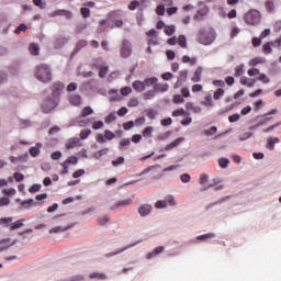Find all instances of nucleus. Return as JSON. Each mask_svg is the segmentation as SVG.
I'll return each instance as SVG.
<instances>
[{
	"label": "nucleus",
	"mask_w": 281,
	"mask_h": 281,
	"mask_svg": "<svg viewBox=\"0 0 281 281\" xmlns=\"http://www.w3.org/2000/svg\"><path fill=\"white\" fill-rule=\"evenodd\" d=\"M206 186H212V188H215V191H222L223 190V184L217 179L212 180V183L206 184Z\"/></svg>",
	"instance_id": "38"
},
{
	"label": "nucleus",
	"mask_w": 281,
	"mask_h": 281,
	"mask_svg": "<svg viewBox=\"0 0 281 281\" xmlns=\"http://www.w3.org/2000/svg\"><path fill=\"white\" fill-rule=\"evenodd\" d=\"M217 167L221 169H226L229 167V159L227 158H217Z\"/></svg>",
	"instance_id": "31"
},
{
	"label": "nucleus",
	"mask_w": 281,
	"mask_h": 281,
	"mask_svg": "<svg viewBox=\"0 0 281 281\" xmlns=\"http://www.w3.org/2000/svg\"><path fill=\"white\" fill-rule=\"evenodd\" d=\"M237 34H240V29L237 26H232V31L229 33L231 38L237 37Z\"/></svg>",
	"instance_id": "57"
},
{
	"label": "nucleus",
	"mask_w": 281,
	"mask_h": 281,
	"mask_svg": "<svg viewBox=\"0 0 281 281\" xmlns=\"http://www.w3.org/2000/svg\"><path fill=\"white\" fill-rule=\"evenodd\" d=\"M60 92H64V83H55L53 86V97L50 98H58L60 95Z\"/></svg>",
	"instance_id": "19"
},
{
	"label": "nucleus",
	"mask_w": 281,
	"mask_h": 281,
	"mask_svg": "<svg viewBox=\"0 0 281 281\" xmlns=\"http://www.w3.org/2000/svg\"><path fill=\"white\" fill-rule=\"evenodd\" d=\"M168 89H170V86H167V83H159V85L154 86V90H149V91L165 93V92H167Z\"/></svg>",
	"instance_id": "23"
},
{
	"label": "nucleus",
	"mask_w": 281,
	"mask_h": 281,
	"mask_svg": "<svg viewBox=\"0 0 281 281\" xmlns=\"http://www.w3.org/2000/svg\"><path fill=\"white\" fill-rule=\"evenodd\" d=\"M145 115L148 116L149 120H156L157 113L156 111L148 109L145 110Z\"/></svg>",
	"instance_id": "55"
},
{
	"label": "nucleus",
	"mask_w": 281,
	"mask_h": 281,
	"mask_svg": "<svg viewBox=\"0 0 281 281\" xmlns=\"http://www.w3.org/2000/svg\"><path fill=\"white\" fill-rule=\"evenodd\" d=\"M212 100H215L210 97V94L204 95V101H201V105H203L206 109L212 108Z\"/></svg>",
	"instance_id": "32"
},
{
	"label": "nucleus",
	"mask_w": 281,
	"mask_h": 281,
	"mask_svg": "<svg viewBox=\"0 0 281 281\" xmlns=\"http://www.w3.org/2000/svg\"><path fill=\"white\" fill-rule=\"evenodd\" d=\"M181 63L195 65V58L190 56H181Z\"/></svg>",
	"instance_id": "45"
},
{
	"label": "nucleus",
	"mask_w": 281,
	"mask_h": 281,
	"mask_svg": "<svg viewBox=\"0 0 281 281\" xmlns=\"http://www.w3.org/2000/svg\"><path fill=\"white\" fill-rule=\"evenodd\" d=\"M34 77L35 80L44 85L52 82V67L46 64H38L35 66Z\"/></svg>",
	"instance_id": "1"
},
{
	"label": "nucleus",
	"mask_w": 281,
	"mask_h": 281,
	"mask_svg": "<svg viewBox=\"0 0 281 281\" xmlns=\"http://www.w3.org/2000/svg\"><path fill=\"white\" fill-rule=\"evenodd\" d=\"M139 136H143L145 138H150L153 136V127L151 126L145 127L143 130V135H139Z\"/></svg>",
	"instance_id": "41"
},
{
	"label": "nucleus",
	"mask_w": 281,
	"mask_h": 281,
	"mask_svg": "<svg viewBox=\"0 0 281 281\" xmlns=\"http://www.w3.org/2000/svg\"><path fill=\"white\" fill-rule=\"evenodd\" d=\"M240 86H246V87L252 88L254 80L248 79L247 77H240Z\"/></svg>",
	"instance_id": "36"
},
{
	"label": "nucleus",
	"mask_w": 281,
	"mask_h": 281,
	"mask_svg": "<svg viewBox=\"0 0 281 281\" xmlns=\"http://www.w3.org/2000/svg\"><path fill=\"white\" fill-rule=\"evenodd\" d=\"M216 33L212 27H203L199 30V44L210 46L215 43Z\"/></svg>",
	"instance_id": "2"
},
{
	"label": "nucleus",
	"mask_w": 281,
	"mask_h": 281,
	"mask_svg": "<svg viewBox=\"0 0 281 281\" xmlns=\"http://www.w3.org/2000/svg\"><path fill=\"white\" fill-rule=\"evenodd\" d=\"M256 77H257L256 81H259L260 83H263V85L271 83V79L268 78V76L266 75L256 76Z\"/></svg>",
	"instance_id": "39"
},
{
	"label": "nucleus",
	"mask_w": 281,
	"mask_h": 281,
	"mask_svg": "<svg viewBox=\"0 0 281 281\" xmlns=\"http://www.w3.org/2000/svg\"><path fill=\"white\" fill-rule=\"evenodd\" d=\"M237 16V11L232 10L229 13H223V8H221V18H226V19H235Z\"/></svg>",
	"instance_id": "33"
},
{
	"label": "nucleus",
	"mask_w": 281,
	"mask_h": 281,
	"mask_svg": "<svg viewBox=\"0 0 281 281\" xmlns=\"http://www.w3.org/2000/svg\"><path fill=\"white\" fill-rule=\"evenodd\" d=\"M172 34H176V26L170 25L165 27V35L172 36Z\"/></svg>",
	"instance_id": "50"
},
{
	"label": "nucleus",
	"mask_w": 281,
	"mask_h": 281,
	"mask_svg": "<svg viewBox=\"0 0 281 281\" xmlns=\"http://www.w3.org/2000/svg\"><path fill=\"white\" fill-rule=\"evenodd\" d=\"M246 75H249V77L266 76V74L260 72V69L257 68H249V70L246 71Z\"/></svg>",
	"instance_id": "28"
},
{
	"label": "nucleus",
	"mask_w": 281,
	"mask_h": 281,
	"mask_svg": "<svg viewBox=\"0 0 281 281\" xmlns=\"http://www.w3.org/2000/svg\"><path fill=\"white\" fill-rule=\"evenodd\" d=\"M156 93H159L158 91H148L143 94L144 100H151L156 97Z\"/></svg>",
	"instance_id": "49"
},
{
	"label": "nucleus",
	"mask_w": 281,
	"mask_h": 281,
	"mask_svg": "<svg viewBox=\"0 0 281 281\" xmlns=\"http://www.w3.org/2000/svg\"><path fill=\"white\" fill-rule=\"evenodd\" d=\"M80 143V138H72V139H69V140H66V149H72L75 147H77V144Z\"/></svg>",
	"instance_id": "27"
},
{
	"label": "nucleus",
	"mask_w": 281,
	"mask_h": 281,
	"mask_svg": "<svg viewBox=\"0 0 281 281\" xmlns=\"http://www.w3.org/2000/svg\"><path fill=\"white\" fill-rule=\"evenodd\" d=\"M8 179H14L15 182L24 181V175L21 172L13 173V177H8Z\"/></svg>",
	"instance_id": "46"
},
{
	"label": "nucleus",
	"mask_w": 281,
	"mask_h": 281,
	"mask_svg": "<svg viewBox=\"0 0 281 281\" xmlns=\"http://www.w3.org/2000/svg\"><path fill=\"white\" fill-rule=\"evenodd\" d=\"M170 135H171L170 131H167L165 133L159 134V136H156V140L165 142L167 140V138H170Z\"/></svg>",
	"instance_id": "40"
},
{
	"label": "nucleus",
	"mask_w": 281,
	"mask_h": 281,
	"mask_svg": "<svg viewBox=\"0 0 281 281\" xmlns=\"http://www.w3.org/2000/svg\"><path fill=\"white\" fill-rule=\"evenodd\" d=\"M14 223L11 217L0 218V225H13Z\"/></svg>",
	"instance_id": "58"
},
{
	"label": "nucleus",
	"mask_w": 281,
	"mask_h": 281,
	"mask_svg": "<svg viewBox=\"0 0 281 281\" xmlns=\"http://www.w3.org/2000/svg\"><path fill=\"white\" fill-rule=\"evenodd\" d=\"M109 153V148H103L93 154L94 159H100L102 156Z\"/></svg>",
	"instance_id": "44"
},
{
	"label": "nucleus",
	"mask_w": 281,
	"mask_h": 281,
	"mask_svg": "<svg viewBox=\"0 0 281 281\" xmlns=\"http://www.w3.org/2000/svg\"><path fill=\"white\" fill-rule=\"evenodd\" d=\"M277 10L276 5H273V1H266V12L273 13Z\"/></svg>",
	"instance_id": "37"
},
{
	"label": "nucleus",
	"mask_w": 281,
	"mask_h": 281,
	"mask_svg": "<svg viewBox=\"0 0 281 281\" xmlns=\"http://www.w3.org/2000/svg\"><path fill=\"white\" fill-rule=\"evenodd\" d=\"M24 159H26V154H24V156L19 157L10 156V162L12 164H19L20 161H24Z\"/></svg>",
	"instance_id": "48"
},
{
	"label": "nucleus",
	"mask_w": 281,
	"mask_h": 281,
	"mask_svg": "<svg viewBox=\"0 0 281 281\" xmlns=\"http://www.w3.org/2000/svg\"><path fill=\"white\" fill-rule=\"evenodd\" d=\"M131 92H132L131 87H125L123 89H120V92H116V93L123 97H127V95H131Z\"/></svg>",
	"instance_id": "56"
},
{
	"label": "nucleus",
	"mask_w": 281,
	"mask_h": 281,
	"mask_svg": "<svg viewBox=\"0 0 281 281\" xmlns=\"http://www.w3.org/2000/svg\"><path fill=\"white\" fill-rule=\"evenodd\" d=\"M69 104L72 106H80L82 104V98L79 94H70Z\"/></svg>",
	"instance_id": "16"
},
{
	"label": "nucleus",
	"mask_w": 281,
	"mask_h": 281,
	"mask_svg": "<svg viewBox=\"0 0 281 281\" xmlns=\"http://www.w3.org/2000/svg\"><path fill=\"white\" fill-rule=\"evenodd\" d=\"M70 165H77V157L71 156L68 159H66L64 162H60V167L66 168Z\"/></svg>",
	"instance_id": "29"
},
{
	"label": "nucleus",
	"mask_w": 281,
	"mask_h": 281,
	"mask_svg": "<svg viewBox=\"0 0 281 281\" xmlns=\"http://www.w3.org/2000/svg\"><path fill=\"white\" fill-rule=\"evenodd\" d=\"M89 279L105 281L109 280V276H105V273L102 272H92L89 274Z\"/></svg>",
	"instance_id": "20"
},
{
	"label": "nucleus",
	"mask_w": 281,
	"mask_h": 281,
	"mask_svg": "<svg viewBox=\"0 0 281 281\" xmlns=\"http://www.w3.org/2000/svg\"><path fill=\"white\" fill-rule=\"evenodd\" d=\"M16 243H19V240L13 239V241H10V238H4L0 240V254L8 251V249L15 246Z\"/></svg>",
	"instance_id": "9"
},
{
	"label": "nucleus",
	"mask_w": 281,
	"mask_h": 281,
	"mask_svg": "<svg viewBox=\"0 0 281 281\" xmlns=\"http://www.w3.org/2000/svg\"><path fill=\"white\" fill-rule=\"evenodd\" d=\"M199 184H201L204 190H210L212 188V184H210V176L206 173H201L199 177Z\"/></svg>",
	"instance_id": "13"
},
{
	"label": "nucleus",
	"mask_w": 281,
	"mask_h": 281,
	"mask_svg": "<svg viewBox=\"0 0 281 281\" xmlns=\"http://www.w3.org/2000/svg\"><path fill=\"white\" fill-rule=\"evenodd\" d=\"M272 46L273 45L271 42H267L266 44H263V54H266V55L271 54Z\"/></svg>",
	"instance_id": "61"
},
{
	"label": "nucleus",
	"mask_w": 281,
	"mask_h": 281,
	"mask_svg": "<svg viewBox=\"0 0 281 281\" xmlns=\"http://www.w3.org/2000/svg\"><path fill=\"white\" fill-rule=\"evenodd\" d=\"M67 43H69V37L58 36L53 42V46H54L55 49H61V48H64V46H66Z\"/></svg>",
	"instance_id": "10"
},
{
	"label": "nucleus",
	"mask_w": 281,
	"mask_h": 281,
	"mask_svg": "<svg viewBox=\"0 0 281 281\" xmlns=\"http://www.w3.org/2000/svg\"><path fill=\"white\" fill-rule=\"evenodd\" d=\"M202 71H203V69L201 67L195 68V72H194L193 79H191V81H193L194 83L201 82V72Z\"/></svg>",
	"instance_id": "34"
},
{
	"label": "nucleus",
	"mask_w": 281,
	"mask_h": 281,
	"mask_svg": "<svg viewBox=\"0 0 281 281\" xmlns=\"http://www.w3.org/2000/svg\"><path fill=\"white\" fill-rule=\"evenodd\" d=\"M95 211H97V209L94 206H90V207L83 210V212H81L80 215H83V216L92 215V214H94Z\"/></svg>",
	"instance_id": "54"
},
{
	"label": "nucleus",
	"mask_w": 281,
	"mask_h": 281,
	"mask_svg": "<svg viewBox=\"0 0 281 281\" xmlns=\"http://www.w3.org/2000/svg\"><path fill=\"white\" fill-rule=\"evenodd\" d=\"M176 206V196L172 194L165 195L164 200H158L154 203L156 210H166L167 207Z\"/></svg>",
	"instance_id": "5"
},
{
	"label": "nucleus",
	"mask_w": 281,
	"mask_h": 281,
	"mask_svg": "<svg viewBox=\"0 0 281 281\" xmlns=\"http://www.w3.org/2000/svg\"><path fill=\"white\" fill-rule=\"evenodd\" d=\"M58 106V98L56 97H46L43 102H41V111L44 113H50Z\"/></svg>",
	"instance_id": "6"
},
{
	"label": "nucleus",
	"mask_w": 281,
	"mask_h": 281,
	"mask_svg": "<svg viewBox=\"0 0 281 281\" xmlns=\"http://www.w3.org/2000/svg\"><path fill=\"white\" fill-rule=\"evenodd\" d=\"M179 180L181 183H190V175L181 173V176H179Z\"/></svg>",
	"instance_id": "62"
},
{
	"label": "nucleus",
	"mask_w": 281,
	"mask_h": 281,
	"mask_svg": "<svg viewBox=\"0 0 281 281\" xmlns=\"http://www.w3.org/2000/svg\"><path fill=\"white\" fill-rule=\"evenodd\" d=\"M176 40H178L179 46L181 48H187V38L184 37V35L176 37Z\"/></svg>",
	"instance_id": "52"
},
{
	"label": "nucleus",
	"mask_w": 281,
	"mask_h": 281,
	"mask_svg": "<svg viewBox=\"0 0 281 281\" xmlns=\"http://www.w3.org/2000/svg\"><path fill=\"white\" fill-rule=\"evenodd\" d=\"M181 143H184V137L176 138L173 142H170V144L165 146V151H170L173 148L179 147Z\"/></svg>",
	"instance_id": "14"
},
{
	"label": "nucleus",
	"mask_w": 281,
	"mask_h": 281,
	"mask_svg": "<svg viewBox=\"0 0 281 281\" xmlns=\"http://www.w3.org/2000/svg\"><path fill=\"white\" fill-rule=\"evenodd\" d=\"M4 227L10 228V231L20 229L21 227H24V220H18L13 224H2Z\"/></svg>",
	"instance_id": "18"
},
{
	"label": "nucleus",
	"mask_w": 281,
	"mask_h": 281,
	"mask_svg": "<svg viewBox=\"0 0 281 281\" xmlns=\"http://www.w3.org/2000/svg\"><path fill=\"white\" fill-rule=\"evenodd\" d=\"M33 4L35 7H38V9H45L46 8V2H44V0H33Z\"/></svg>",
	"instance_id": "63"
},
{
	"label": "nucleus",
	"mask_w": 281,
	"mask_h": 281,
	"mask_svg": "<svg viewBox=\"0 0 281 281\" xmlns=\"http://www.w3.org/2000/svg\"><path fill=\"white\" fill-rule=\"evenodd\" d=\"M29 50H30V55L38 56V53L41 52V47L38 46V44L32 43L30 44Z\"/></svg>",
	"instance_id": "24"
},
{
	"label": "nucleus",
	"mask_w": 281,
	"mask_h": 281,
	"mask_svg": "<svg viewBox=\"0 0 281 281\" xmlns=\"http://www.w3.org/2000/svg\"><path fill=\"white\" fill-rule=\"evenodd\" d=\"M41 155V143L35 144V146L30 147V157L36 158Z\"/></svg>",
	"instance_id": "22"
},
{
	"label": "nucleus",
	"mask_w": 281,
	"mask_h": 281,
	"mask_svg": "<svg viewBox=\"0 0 281 281\" xmlns=\"http://www.w3.org/2000/svg\"><path fill=\"white\" fill-rule=\"evenodd\" d=\"M2 194H4V196H14L15 189H13V188L4 189V190H2Z\"/></svg>",
	"instance_id": "53"
},
{
	"label": "nucleus",
	"mask_w": 281,
	"mask_h": 281,
	"mask_svg": "<svg viewBox=\"0 0 281 281\" xmlns=\"http://www.w3.org/2000/svg\"><path fill=\"white\" fill-rule=\"evenodd\" d=\"M212 238H215V234L209 233V234H204V235L196 237V240L204 241L206 239H212Z\"/></svg>",
	"instance_id": "51"
},
{
	"label": "nucleus",
	"mask_w": 281,
	"mask_h": 281,
	"mask_svg": "<svg viewBox=\"0 0 281 281\" xmlns=\"http://www.w3.org/2000/svg\"><path fill=\"white\" fill-rule=\"evenodd\" d=\"M128 108H136L139 106V99H136V97H132L131 99H128Z\"/></svg>",
	"instance_id": "42"
},
{
	"label": "nucleus",
	"mask_w": 281,
	"mask_h": 281,
	"mask_svg": "<svg viewBox=\"0 0 281 281\" xmlns=\"http://www.w3.org/2000/svg\"><path fill=\"white\" fill-rule=\"evenodd\" d=\"M244 23L248 26H257V24H260V11L251 9L246 12V14H244Z\"/></svg>",
	"instance_id": "4"
},
{
	"label": "nucleus",
	"mask_w": 281,
	"mask_h": 281,
	"mask_svg": "<svg viewBox=\"0 0 281 281\" xmlns=\"http://www.w3.org/2000/svg\"><path fill=\"white\" fill-rule=\"evenodd\" d=\"M75 227V223L65 225V226H55L53 228H49V235H58L64 234L66 232H69V229Z\"/></svg>",
	"instance_id": "7"
},
{
	"label": "nucleus",
	"mask_w": 281,
	"mask_h": 281,
	"mask_svg": "<svg viewBox=\"0 0 281 281\" xmlns=\"http://www.w3.org/2000/svg\"><path fill=\"white\" fill-rule=\"evenodd\" d=\"M224 93L225 91L223 89L217 88L214 92H212V95H210V98L217 101V100H221V98H223Z\"/></svg>",
	"instance_id": "26"
},
{
	"label": "nucleus",
	"mask_w": 281,
	"mask_h": 281,
	"mask_svg": "<svg viewBox=\"0 0 281 281\" xmlns=\"http://www.w3.org/2000/svg\"><path fill=\"white\" fill-rule=\"evenodd\" d=\"M217 133V127H210L209 130H204V135L206 137H211L212 135H215Z\"/></svg>",
	"instance_id": "59"
},
{
	"label": "nucleus",
	"mask_w": 281,
	"mask_h": 281,
	"mask_svg": "<svg viewBox=\"0 0 281 281\" xmlns=\"http://www.w3.org/2000/svg\"><path fill=\"white\" fill-rule=\"evenodd\" d=\"M266 63V59L262 57H255L249 60V66L255 67Z\"/></svg>",
	"instance_id": "30"
},
{
	"label": "nucleus",
	"mask_w": 281,
	"mask_h": 281,
	"mask_svg": "<svg viewBox=\"0 0 281 281\" xmlns=\"http://www.w3.org/2000/svg\"><path fill=\"white\" fill-rule=\"evenodd\" d=\"M155 206L150 205V204H143L139 205L138 209H136V213L139 214V217H147L150 215V212L153 211Z\"/></svg>",
	"instance_id": "8"
},
{
	"label": "nucleus",
	"mask_w": 281,
	"mask_h": 281,
	"mask_svg": "<svg viewBox=\"0 0 281 281\" xmlns=\"http://www.w3.org/2000/svg\"><path fill=\"white\" fill-rule=\"evenodd\" d=\"M184 109H187V111H193L195 114H201V106H198L192 102L184 103Z\"/></svg>",
	"instance_id": "21"
},
{
	"label": "nucleus",
	"mask_w": 281,
	"mask_h": 281,
	"mask_svg": "<svg viewBox=\"0 0 281 281\" xmlns=\"http://www.w3.org/2000/svg\"><path fill=\"white\" fill-rule=\"evenodd\" d=\"M157 82H159V79H157L156 77H150L148 79H145L144 81H139V80L134 81V83H132L131 87L134 88V91H136V92H143L148 87L161 85V83H157Z\"/></svg>",
	"instance_id": "3"
},
{
	"label": "nucleus",
	"mask_w": 281,
	"mask_h": 281,
	"mask_svg": "<svg viewBox=\"0 0 281 281\" xmlns=\"http://www.w3.org/2000/svg\"><path fill=\"white\" fill-rule=\"evenodd\" d=\"M92 114H94V110H92L90 106H86L83 110H80V117H86Z\"/></svg>",
	"instance_id": "35"
},
{
	"label": "nucleus",
	"mask_w": 281,
	"mask_h": 281,
	"mask_svg": "<svg viewBox=\"0 0 281 281\" xmlns=\"http://www.w3.org/2000/svg\"><path fill=\"white\" fill-rule=\"evenodd\" d=\"M277 144H280V138L271 136L266 139V149L273 150V146H276Z\"/></svg>",
	"instance_id": "15"
},
{
	"label": "nucleus",
	"mask_w": 281,
	"mask_h": 281,
	"mask_svg": "<svg viewBox=\"0 0 281 281\" xmlns=\"http://www.w3.org/2000/svg\"><path fill=\"white\" fill-rule=\"evenodd\" d=\"M131 203H132V200H131V199H128V200H123V201L116 202V203L114 204V206L111 207V210H117V209H120V207H125V206H127V205H131Z\"/></svg>",
	"instance_id": "25"
},
{
	"label": "nucleus",
	"mask_w": 281,
	"mask_h": 281,
	"mask_svg": "<svg viewBox=\"0 0 281 281\" xmlns=\"http://www.w3.org/2000/svg\"><path fill=\"white\" fill-rule=\"evenodd\" d=\"M254 136V134L251 132H246L244 134H240L239 137H237V140H240V142H246L248 140L249 138H251Z\"/></svg>",
	"instance_id": "43"
},
{
	"label": "nucleus",
	"mask_w": 281,
	"mask_h": 281,
	"mask_svg": "<svg viewBox=\"0 0 281 281\" xmlns=\"http://www.w3.org/2000/svg\"><path fill=\"white\" fill-rule=\"evenodd\" d=\"M125 164V158L119 157L116 160L111 161V166H114V168L122 166Z\"/></svg>",
	"instance_id": "47"
},
{
	"label": "nucleus",
	"mask_w": 281,
	"mask_h": 281,
	"mask_svg": "<svg viewBox=\"0 0 281 281\" xmlns=\"http://www.w3.org/2000/svg\"><path fill=\"white\" fill-rule=\"evenodd\" d=\"M109 101L110 102H120L122 101V94L117 93L116 90H109Z\"/></svg>",
	"instance_id": "17"
},
{
	"label": "nucleus",
	"mask_w": 281,
	"mask_h": 281,
	"mask_svg": "<svg viewBox=\"0 0 281 281\" xmlns=\"http://www.w3.org/2000/svg\"><path fill=\"white\" fill-rule=\"evenodd\" d=\"M131 56V42L123 41V47L120 48V57L127 58Z\"/></svg>",
	"instance_id": "11"
},
{
	"label": "nucleus",
	"mask_w": 281,
	"mask_h": 281,
	"mask_svg": "<svg viewBox=\"0 0 281 281\" xmlns=\"http://www.w3.org/2000/svg\"><path fill=\"white\" fill-rule=\"evenodd\" d=\"M102 126H104V123H102V121H94L92 123V130L97 131V130H101Z\"/></svg>",
	"instance_id": "64"
},
{
	"label": "nucleus",
	"mask_w": 281,
	"mask_h": 281,
	"mask_svg": "<svg viewBox=\"0 0 281 281\" xmlns=\"http://www.w3.org/2000/svg\"><path fill=\"white\" fill-rule=\"evenodd\" d=\"M184 98L179 94L173 95V104H182L184 103Z\"/></svg>",
	"instance_id": "60"
},
{
	"label": "nucleus",
	"mask_w": 281,
	"mask_h": 281,
	"mask_svg": "<svg viewBox=\"0 0 281 281\" xmlns=\"http://www.w3.org/2000/svg\"><path fill=\"white\" fill-rule=\"evenodd\" d=\"M58 16H63L66 19H71V11H67L64 9H57L55 11H53V13H49V18H58Z\"/></svg>",
	"instance_id": "12"
}]
</instances>
